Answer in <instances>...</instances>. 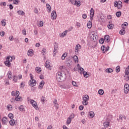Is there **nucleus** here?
I'll return each mask as SVG.
<instances>
[{"label": "nucleus", "instance_id": "8fccbe9b", "mask_svg": "<svg viewBox=\"0 0 129 129\" xmlns=\"http://www.w3.org/2000/svg\"><path fill=\"white\" fill-rule=\"evenodd\" d=\"M74 117H75V114H74V113H72L69 117V118L71 119H73V118H74Z\"/></svg>", "mask_w": 129, "mask_h": 129}, {"label": "nucleus", "instance_id": "a18cd8bd", "mask_svg": "<svg viewBox=\"0 0 129 129\" xmlns=\"http://www.w3.org/2000/svg\"><path fill=\"white\" fill-rule=\"evenodd\" d=\"M19 110L20 111H25V108L24 107V106L21 105L19 107Z\"/></svg>", "mask_w": 129, "mask_h": 129}, {"label": "nucleus", "instance_id": "680f3d73", "mask_svg": "<svg viewBox=\"0 0 129 129\" xmlns=\"http://www.w3.org/2000/svg\"><path fill=\"white\" fill-rule=\"evenodd\" d=\"M5 33L4 31L0 32V35H1V37H4V36H5Z\"/></svg>", "mask_w": 129, "mask_h": 129}, {"label": "nucleus", "instance_id": "6e6552de", "mask_svg": "<svg viewBox=\"0 0 129 129\" xmlns=\"http://www.w3.org/2000/svg\"><path fill=\"white\" fill-rule=\"evenodd\" d=\"M46 68H47L48 70H52V66L50 64V61L49 60H46L45 63Z\"/></svg>", "mask_w": 129, "mask_h": 129}, {"label": "nucleus", "instance_id": "bb28decb", "mask_svg": "<svg viewBox=\"0 0 129 129\" xmlns=\"http://www.w3.org/2000/svg\"><path fill=\"white\" fill-rule=\"evenodd\" d=\"M75 6H77V7H80V6H81L80 0H75Z\"/></svg>", "mask_w": 129, "mask_h": 129}, {"label": "nucleus", "instance_id": "79ce46f5", "mask_svg": "<svg viewBox=\"0 0 129 129\" xmlns=\"http://www.w3.org/2000/svg\"><path fill=\"white\" fill-rule=\"evenodd\" d=\"M41 53L43 55H46V53H47V49H46V48H43L41 51Z\"/></svg>", "mask_w": 129, "mask_h": 129}, {"label": "nucleus", "instance_id": "603ef678", "mask_svg": "<svg viewBox=\"0 0 129 129\" xmlns=\"http://www.w3.org/2000/svg\"><path fill=\"white\" fill-rule=\"evenodd\" d=\"M8 117H9V118H11V119H13V118H14V115L13 114V113H9L8 115Z\"/></svg>", "mask_w": 129, "mask_h": 129}, {"label": "nucleus", "instance_id": "e2e57ef3", "mask_svg": "<svg viewBox=\"0 0 129 129\" xmlns=\"http://www.w3.org/2000/svg\"><path fill=\"white\" fill-rule=\"evenodd\" d=\"M76 25L77 27H78V28H80V27H81L80 23L77 22V23H76Z\"/></svg>", "mask_w": 129, "mask_h": 129}, {"label": "nucleus", "instance_id": "5fc2aeb1", "mask_svg": "<svg viewBox=\"0 0 129 129\" xmlns=\"http://www.w3.org/2000/svg\"><path fill=\"white\" fill-rule=\"evenodd\" d=\"M104 42H105V41L104 39H103V38H101L99 40L100 44H103L104 43Z\"/></svg>", "mask_w": 129, "mask_h": 129}, {"label": "nucleus", "instance_id": "0eeeda50", "mask_svg": "<svg viewBox=\"0 0 129 129\" xmlns=\"http://www.w3.org/2000/svg\"><path fill=\"white\" fill-rule=\"evenodd\" d=\"M29 84L30 86L33 87V86H36V85L37 84V81H36V80L34 79L30 80V81L29 82Z\"/></svg>", "mask_w": 129, "mask_h": 129}, {"label": "nucleus", "instance_id": "bf43d9fd", "mask_svg": "<svg viewBox=\"0 0 129 129\" xmlns=\"http://www.w3.org/2000/svg\"><path fill=\"white\" fill-rule=\"evenodd\" d=\"M57 50H58V45H56L54 46L53 52H56Z\"/></svg>", "mask_w": 129, "mask_h": 129}, {"label": "nucleus", "instance_id": "0e129e2a", "mask_svg": "<svg viewBox=\"0 0 129 129\" xmlns=\"http://www.w3.org/2000/svg\"><path fill=\"white\" fill-rule=\"evenodd\" d=\"M18 79H19V80L22 79L23 78V76L22 75H19L18 76Z\"/></svg>", "mask_w": 129, "mask_h": 129}, {"label": "nucleus", "instance_id": "e433bc0d", "mask_svg": "<svg viewBox=\"0 0 129 129\" xmlns=\"http://www.w3.org/2000/svg\"><path fill=\"white\" fill-rule=\"evenodd\" d=\"M101 49L102 52H103V53L106 52V47L104 45L102 46V47H101Z\"/></svg>", "mask_w": 129, "mask_h": 129}, {"label": "nucleus", "instance_id": "f8f14e48", "mask_svg": "<svg viewBox=\"0 0 129 129\" xmlns=\"http://www.w3.org/2000/svg\"><path fill=\"white\" fill-rule=\"evenodd\" d=\"M93 17H94V10H93V8H91L90 13V18L91 21L93 20Z\"/></svg>", "mask_w": 129, "mask_h": 129}, {"label": "nucleus", "instance_id": "f257e3e1", "mask_svg": "<svg viewBox=\"0 0 129 129\" xmlns=\"http://www.w3.org/2000/svg\"><path fill=\"white\" fill-rule=\"evenodd\" d=\"M56 79L58 82L65 81V80H66V75L64 73L58 72L56 73Z\"/></svg>", "mask_w": 129, "mask_h": 129}, {"label": "nucleus", "instance_id": "4d7b16f0", "mask_svg": "<svg viewBox=\"0 0 129 129\" xmlns=\"http://www.w3.org/2000/svg\"><path fill=\"white\" fill-rule=\"evenodd\" d=\"M13 4L14 5H18L19 4V0H14Z\"/></svg>", "mask_w": 129, "mask_h": 129}, {"label": "nucleus", "instance_id": "cd10ccee", "mask_svg": "<svg viewBox=\"0 0 129 129\" xmlns=\"http://www.w3.org/2000/svg\"><path fill=\"white\" fill-rule=\"evenodd\" d=\"M12 79L14 82H15V83H17L18 82V77H17V76H14L12 77Z\"/></svg>", "mask_w": 129, "mask_h": 129}, {"label": "nucleus", "instance_id": "aec40b11", "mask_svg": "<svg viewBox=\"0 0 129 129\" xmlns=\"http://www.w3.org/2000/svg\"><path fill=\"white\" fill-rule=\"evenodd\" d=\"M83 100L88 101L89 100V96L88 95H84L83 96Z\"/></svg>", "mask_w": 129, "mask_h": 129}, {"label": "nucleus", "instance_id": "c756f323", "mask_svg": "<svg viewBox=\"0 0 129 129\" xmlns=\"http://www.w3.org/2000/svg\"><path fill=\"white\" fill-rule=\"evenodd\" d=\"M127 25V22H124L123 24L121 25V28L123 29H125Z\"/></svg>", "mask_w": 129, "mask_h": 129}, {"label": "nucleus", "instance_id": "338daca9", "mask_svg": "<svg viewBox=\"0 0 129 129\" xmlns=\"http://www.w3.org/2000/svg\"><path fill=\"white\" fill-rule=\"evenodd\" d=\"M34 13H35V14H38V9H37V8H35L34 9Z\"/></svg>", "mask_w": 129, "mask_h": 129}, {"label": "nucleus", "instance_id": "774afa93", "mask_svg": "<svg viewBox=\"0 0 129 129\" xmlns=\"http://www.w3.org/2000/svg\"><path fill=\"white\" fill-rule=\"evenodd\" d=\"M71 3L72 5H74V6H75V1L74 0H71Z\"/></svg>", "mask_w": 129, "mask_h": 129}, {"label": "nucleus", "instance_id": "9d476101", "mask_svg": "<svg viewBox=\"0 0 129 129\" xmlns=\"http://www.w3.org/2000/svg\"><path fill=\"white\" fill-rule=\"evenodd\" d=\"M81 49V45L80 44H77L76 45V47L75 48V53L76 54H78L79 52V50Z\"/></svg>", "mask_w": 129, "mask_h": 129}, {"label": "nucleus", "instance_id": "b1692460", "mask_svg": "<svg viewBox=\"0 0 129 129\" xmlns=\"http://www.w3.org/2000/svg\"><path fill=\"white\" fill-rule=\"evenodd\" d=\"M104 41L105 42H107V43H108L109 41H110V39H109V36L108 35H105L104 37Z\"/></svg>", "mask_w": 129, "mask_h": 129}, {"label": "nucleus", "instance_id": "c85d7f7f", "mask_svg": "<svg viewBox=\"0 0 129 129\" xmlns=\"http://www.w3.org/2000/svg\"><path fill=\"white\" fill-rule=\"evenodd\" d=\"M92 27V22L91 21H89L87 23V27L88 29H91Z\"/></svg>", "mask_w": 129, "mask_h": 129}, {"label": "nucleus", "instance_id": "5701e85b", "mask_svg": "<svg viewBox=\"0 0 129 129\" xmlns=\"http://www.w3.org/2000/svg\"><path fill=\"white\" fill-rule=\"evenodd\" d=\"M37 25L39 27H43V26H44V22L42 21H40L39 22H38L37 23Z\"/></svg>", "mask_w": 129, "mask_h": 129}, {"label": "nucleus", "instance_id": "393cba45", "mask_svg": "<svg viewBox=\"0 0 129 129\" xmlns=\"http://www.w3.org/2000/svg\"><path fill=\"white\" fill-rule=\"evenodd\" d=\"M53 103L55 107H56V109H58V108H59V104L57 103V100L55 99L53 101Z\"/></svg>", "mask_w": 129, "mask_h": 129}, {"label": "nucleus", "instance_id": "4c0bfd02", "mask_svg": "<svg viewBox=\"0 0 129 129\" xmlns=\"http://www.w3.org/2000/svg\"><path fill=\"white\" fill-rule=\"evenodd\" d=\"M114 27V25L112 24H109L107 26V27L108 28V29H109L110 30H112V29H113V27Z\"/></svg>", "mask_w": 129, "mask_h": 129}, {"label": "nucleus", "instance_id": "39448f33", "mask_svg": "<svg viewBox=\"0 0 129 129\" xmlns=\"http://www.w3.org/2000/svg\"><path fill=\"white\" fill-rule=\"evenodd\" d=\"M124 80L128 81L129 80V66L125 70V75L124 76Z\"/></svg>", "mask_w": 129, "mask_h": 129}, {"label": "nucleus", "instance_id": "4468645a", "mask_svg": "<svg viewBox=\"0 0 129 129\" xmlns=\"http://www.w3.org/2000/svg\"><path fill=\"white\" fill-rule=\"evenodd\" d=\"M94 115H95V114L94 113V112L92 111H90L88 114V116L90 118H93Z\"/></svg>", "mask_w": 129, "mask_h": 129}, {"label": "nucleus", "instance_id": "864d4df0", "mask_svg": "<svg viewBox=\"0 0 129 129\" xmlns=\"http://www.w3.org/2000/svg\"><path fill=\"white\" fill-rule=\"evenodd\" d=\"M120 71V67L119 66H117L116 68V72H117V73H118V72H119Z\"/></svg>", "mask_w": 129, "mask_h": 129}, {"label": "nucleus", "instance_id": "69168bd1", "mask_svg": "<svg viewBox=\"0 0 129 129\" xmlns=\"http://www.w3.org/2000/svg\"><path fill=\"white\" fill-rule=\"evenodd\" d=\"M41 101L42 102L44 103L45 102V97H42L41 99Z\"/></svg>", "mask_w": 129, "mask_h": 129}, {"label": "nucleus", "instance_id": "473e14b6", "mask_svg": "<svg viewBox=\"0 0 129 129\" xmlns=\"http://www.w3.org/2000/svg\"><path fill=\"white\" fill-rule=\"evenodd\" d=\"M17 13L20 16H24L25 15V12L22 10L18 11Z\"/></svg>", "mask_w": 129, "mask_h": 129}, {"label": "nucleus", "instance_id": "a878e982", "mask_svg": "<svg viewBox=\"0 0 129 129\" xmlns=\"http://www.w3.org/2000/svg\"><path fill=\"white\" fill-rule=\"evenodd\" d=\"M9 123L10 125L14 126L16 123V121H15V119H12L9 121Z\"/></svg>", "mask_w": 129, "mask_h": 129}, {"label": "nucleus", "instance_id": "20e7f679", "mask_svg": "<svg viewBox=\"0 0 129 129\" xmlns=\"http://www.w3.org/2000/svg\"><path fill=\"white\" fill-rule=\"evenodd\" d=\"M29 101L30 104H32L33 107H34L35 109H36V110H38V109H39V107H38V104L37 103V102H36V101L30 99L29 100Z\"/></svg>", "mask_w": 129, "mask_h": 129}, {"label": "nucleus", "instance_id": "2f4dec72", "mask_svg": "<svg viewBox=\"0 0 129 129\" xmlns=\"http://www.w3.org/2000/svg\"><path fill=\"white\" fill-rule=\"evenodd\" d=\"M67 55H68V53L67 52H64L61 56V59L65 60V58L67 57Z\"/></svg>", "mask_w": 129, "mask_h": 129}, {"label": "nucleus", "instance_id": "a19ab883", "mask_svg": "<svg viewBox=\"0 0 129 129\" xmlns=\"http://www.w3.org/2000/svg\"><path fill=\"white\" fill-rule=\"evenodd\" d=\"M73 59L75 63H78V57L77 55H75L73 57Z\"/></svg>", "mask_w": 129, "mask_h": 129}, {"label": "nucleus", "instance_id": "4be33fe9", "mask_svg": "<svg viewBox=\"0 0 129 129\" xmlns=\"http://www.w3.org/2000/svg\"><path fill=\"white\" fill-rule=\"evenodd\" d=\"M119 119H121V120H122V119H124L125 120H126V116L124 115L120 114L119 116Z\"/></svg>", "mask_w": 129, "mask_h": 129}, {"label": "nucleus", "instance_id": "09e8293b", "mask_svg": "<svg viewBox=\"0 0 129 129\" xmlns=\"http://www.w3.org/2000/svg\"><path fill=\"white\" fill-rule=\"evenodd\" d=\"M6 19H4V20H2V21H1V23L2 24V26H6Z\"/></svg>", "mask_w": 129, "mask_h": 129}, {"label": "nucleus", "instance_id": "412c9836", "mask_svg": "<svg viewBox=\"0 0 129 129\" xmlns=\"http://www.w3.org/2000/svg\"><path fill=\"white\" fill-rule=\"evenodd\" d=\"M35 71L37 73H41L42 72V69L39 67H37L35 68Z\"/></svg>", "mask_w": 129, "mask_h": 129}, {"label": "nucleus", "instance_id": "2eb2a0df", "mask_svg": "<svg viewBox=\"0 0 129 129\" xmlns=\"http://www.w3.org/2000/svg\"><path fill=\"white\" fill-rule=\"evenodd\" d=\"M45 85V82L44 81H42L39 85V89H40V90H42L43 89V87H44V85Z\"/></svg>", "mask_w": 129, "mask_h": 129}, {"label": "nucleus", "instance_id": "c9c22d12", "mask_svg": "<svg viewBox=\"0 0 129 129\" xmlns=\"http://www.w3.org/2000/svg\"><path fill=\"white\" fill-rule=\"evenodd\" d=\"M83 74L84 77H85V78H88L89 75L87 74V72L84 71L83 73Z\"/></svg>", "mask_w": 129, "mask_h": 129}, {"label": "nucleus", "instance_id": "13d9d810", "mask_svg": "<svg viewBox=\"0 0 129 129\" xmlns=\"http://www.w3.org/2000/svg\"><path fill=\"white\" fill-rule=\"evenodd\" d=\"M21 88H23V87H25V83L24 82H22L20 85Z\"/></svg>", "mask_w": 129, "mask_h": 129}, {"label": "nucleus", "instance_id": "9b49d317", "mask_svg": "<svg viewBox=\"0 0 129 129\" xmlns=\"http://www.w3.org/2000/svg\"><path fill=\"white\" fill-rule=\"evenodd\" d=\"M51 18L52 20H56L57 18V14L56 13V11H53L51 14Z\"/></svg>", "mask_w": 129, "mask_h": 129}, {"label": "nucleus", "instance_id": "052dcab7", "mask_svg": "<svg viewBox=\"0 0 129 129\" xmlns=\"http://www.w3.org/2000/svg\"><path fill=\"white\" fill-rule=\"evenodd\" d=\"M79 108L80 110H83V109L84 108V106H83V105H80L79 107Z\"/></svg>", "mask_w": 129, "mask_h": 129}, {"label": "nucleus", "instance_id": "49530a36", "mask_svg": "<svg viewBox=\"0 0 129 129\" xmlns=\"http://www.w3.org/2000/svg\"><path fill=\"white\" fill-rule=\"evenodd\" d=\"M116 16L117 18H119L121 16V12L119 11L116 13Z\"/></svg>", "mask_w": 129, "mask_h": 129}, {"label": "nucleus", "instance_id": "dca6fc26", "mask_svg": "<svg viewBox=\"0 0 129 129\" xmlns=\"http://www.w3.org/2000/svg\"><path fill=\"white\" fill-rule=\"evenodd\" d=\"M67 33H68V30H66L63 32H62L61 34H59V37H61V38H64L66 35H67Z\"/></svg>", "mask_w": 129, "mask_h": 129}, {"label": "nucleus", "instance_id": "6e6d98bb", "mask_svg": "<svg viewBox=\"0 0 129 129\" xmlns=\"http://www.w3.org/2000/svg\"><path fill=\"white\" fill-rule=\"evenodd\" d=\"M22 34L23 35H24V36H26V35H27V31H26V29H23L22 30Z\"/></svg>", "mask_w": 129, "mask_h": 129}, {"label": "nucleus", "instance_id": "1a4fd4ad", "mask_svg": "<svg viewBox=\"0 0 129 129\" xmlns=\"http://www.w3.org/2000/svg\"><path fill=\"white\" fill-rule=\"evenodd\" d=\"M129 91V85L128 84H125L124 85V92L125 94H127Z\"/></svg>", "mask_w": 129, "mask_h": 129}, {"label": "nucleus", "instance_id": "423d86ee", "mask_svg": "<svg viewBox=\"0 0 129 129\" xmlns=\"http://www.w3.org/2000/svg\"><path fill=\"white\" fill-rule=\"evenodd\" d=\"M114 6L115 8H117L118 10H120L122 8V2L121 1H115L114 3Z\"/></svg>", "mask_w": 129, "mask_h": 129}, {"label": "nucleus", "instance_id": "7ed1b4c3", "mask_svg": "<svg viewBox=\"0 0 129 129\" xmlns=\"http://www.w3.org/2000/svg\"><path fill=\"white\" fill-rule=\"evenodd\" d=\"M13 61V57L11 56H8L6 59V61H5V64L6 66L7 67H11L12 63H11V62Z\"/></svg>", "mask_w": 129, "mask_h": 129}, {"label": "nucleus", "instance_id": "72a5a7b5", "mask_svg": "<svg viewBox=\"0 0 129 129\" xmlns=\"http://www.w3.org/2000/svg\"><path fill=\"white\" fill-rule=\"evenodd\" d=\"M8 110L11 111L13 110V106L12 105H8L7 106Z\"/></svg>", "mask_w": 129, "mask_h": 129}, {"label": "nucleus", "instance_id": "37998d69", "mask_svg": "<svg viewBox=\"0 0 129 129\" xmlns=\"http://www.w3.org/2000/svg\"><path fill=\"white\" fill-rule=\"evenodd\" d=\"M82 104L85 106L88 105V101L83 100Z\"/></svg>", "mask_w": 129, "mask_h": 129}, {"label": "nucleus", "instance_id": "f3484780", "mask_svg": "<svg viewBox=\"0 0 129 129\" xmlns=\"http://www.w3.org/2000/svg\"><path fill=\"white\" fill-rule=\"evenodd\" d=\"M8 76L9 79H10V80H12V79H13V73L11 71H9L8 73Z\"/></svg>", "mask_w": 129, "mask_h": 129}, {"label": "nucleus", "instance_id": "c03bdc74", "mask_svg": "<svg viewBox=\"0 0 129 129\" xmlns=\"http://www.w3.org/2000/svg\"><path fill=\"white\" fill-rule=\"evenodd\" d=\"M46 8L47 10H48V12H51L52 8H51V6L49 4H46Z\"/></svg>", "mask_w": 129, "mask_h": 129}, {"label": "nucleus", "instance_id": "6ab92c4d", "mask_svg": "<svg viewBox=\"0 0 129 129\" xmlns=\"http://www.w3.org/2000/svg\"><path fill=\"white\" fill-rule=\"evenodd\" d=\"M78 67H79L78 70L79 73L80 74H83V72H84V69L79 66V64H78Z\"/></svg>", "mask_w": 129, "mask_h": 129}, {"label": "nucleus", "instance_id": "f03ea898", "mask_svg": "<svg viewBox=\"0 0 129 129\" xmlns=\"http://www.w3.org/2000/svg\"><path fill=\"white\" fill-rule=\"evenodd\" d=\"M11 94L13 96H16L15 98V100L16 101H21L22 100V98L20 96H19L20 95V92L19 91H12L11 93Z\"/></svg>", "mask_w": 129, "mask_h": 129}, {"label": "nucleus", "instance_id": "58836bf2", "mask_svg": "<svg viewBox=\"0 0 129 129\" xmlns=\"http://www.w3.org/2000/svg\"><path fill=\"white\" fill-rule=\"evenodd\" d=\"M106 72H107V73H112V72H113V70L110 68L107 69L106 70Z\"/></svg>", "mask_w": 129, "mask_h": 129}, {"label": "nucleus", "instance_id": "3c124183", "mask_svg": "<svg viewBox=\"0 0 129 129\" xmlns=\"http://www.w3.org/2000/svg\"><path fill=\"white\" fill-rule=\"evenodd\" d=\"M72 83L73 86H75V87H78V85H77V83H76V82L73 81Z\"/></svg>", "mask_w": 129, "mask_h": 129}, {"label": "nucleus", "instance_id": "ea45409f", "mask_svg": "<svg viewBox=\"0 0 129 129\" xmlns=\"http://www.w3.org/2000/svg\"><path fill=\"white\" fill-rule=\"evenodd\" d=\"M119 34L120 35H124V34H125V29H121L120 31H119Z\"/></svg>", "mask_w": 129, "mask_h": 129}, {"label": "nucleus", "instance_id": "7c9ffc66", "mask_svg": "<svg viewBox=\"0 0 129 129\" xmlns=\"http://www.w3.org/2000/svg\"><path fill=\"white\" fill-rule=\"evenodd\" d=\"M103 125L104 126V127L106 128V127H108V126H109V122L108 121H105L103 123Z\"/></svg>", "mask_w": 129, "mask_h": 129}, {"label": "nucleus", "instance_id": "f704fd0d", "mask_svg": "<svg viewBox=\"0 0 129 129\" xmlns=\"http://www.w3.org/2000/svg\"><path fill=\"white\" fill-rule=\"evenodd\" d=\"M98 94H99V95H103V94L104 93V91H103V90L102 89H100L98 90Z\"/></svg>", "mask_w": 129, "mask_h": 129}, {"label": "nucleus", "instance_id": "de8ad7c7", "mask_svg": "<svg viewBox=\"0 0 129 129\" xmlns=\"http://www.w3.org/2000/svg\"><path fill=\"white\" fill-rule=\"evenodd\" d=\"M72 121V119H70V118H68L67 120V124H70L71 122Z\"/></svg>", "mask_w": 129, "mask_h": 129}, {"label": "nucleus", "instance_id": "a211bd4d", "mask_svg": "<svg viewBox=\"0 0 129 129\" xmlns=\"http://www.w3.org/2000/svg\"><path fill=\"white\" fill-rule=\"evenodd\" d=\"M8 122V118L7 117H4L2 118V124H7Z\"/></svg>", "mask_w": 129, "mask_h": 129}, {"label": "nucleus", "instance_id": "ddd939ff", "mask_svg": "<svg viewBox=\"0 0 129 129\" xmlns=\"http://www.w3.org/2000/svg\"><path fill=\"white\" fill-rule=\"evenodd\" d=\"M27 55L28 56H29V57L33 56L34 55V50H33V49L28 50L27 52Z\"/></svg>", "mask_w": 129, "mask_h": 129}]
</instances>
